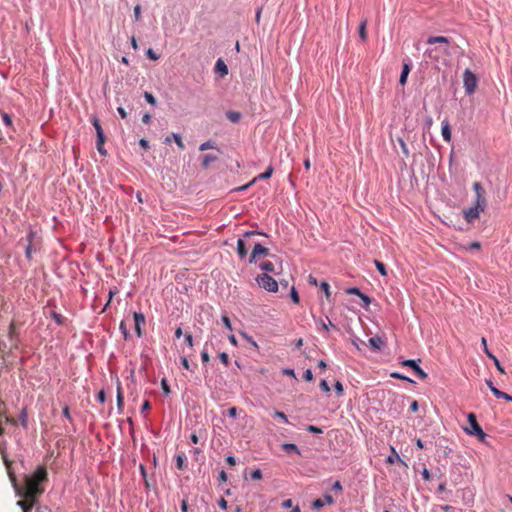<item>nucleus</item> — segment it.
<instances>
[{
  "label": "nucleus",
  "mask_w": 512,
  "mask_h": 512,
  "mask_svg": "<svg viewBox=\"0 0 512 512\" xmlns=\"http://www.w3.org/2000/svg\"><path fill=\"white\" fill-rule=\"evenodd\" d=\"M175 459H176V467H177V469L183 470L185 468V461H186L185 455L184 454H178Z\"/></svg>",
  "instance_id": "25"
},
{
  "label": "nucleus",
  "mask_w": 512,
  "mask_h": 512,
  "mask_svg": "<svg viewBox=\"0 0 512 512\" xmlns=\"http://www.w3.org/2000/svg\"><path fill=\"white\" fill-rule=\"evenodd\" d=\"M319 386H320V388H321L324 392H326V393L330 392V387H329L328 382H327L326 380H322V381L320 382Z\"/></svg>",
  "instance_id": "51"
},
{
  "label": "nucleus",
  "mask_w": 512,
  "mask_h": 512,
  "mask_svg": "<svg viewBox=\"0 0 512 512\" xmlns=\"http://www.w3.org/2000/svg\"><path fill=\"white\" fill-rule=\"evenodd\" d=\"M480 248H481V244L478 241H474V242L470 243L468 246V249H471V250H479Z\"/></svg>",
  "instance_id": "55"
},
{
  "label": "nucleus",
  "mask_w": 512,
  "mask_h": 512,
  "mask_svg": "<svg viewBox=\"0 0 512 512\" xmlns=\"http://www.w3.org/2000/svg\"><path fill=\"white\" fill-rule=\"evenodd\" d=\"M273 174V167L272 166H269L265 172L261 173L257 178L253 179L250 183L244 185V186H241L238 188V190L242 191V190H246L248 187H250L257 179H268L272 176Z\"/></svg>",
  "instance_id": "13"
},
{
  "label": "nucleus",
  "mask_w": 512,
  "mask_h": 512,
  "mask_svg": "<svg viewBox=\"0 0 512 512\" xmlns=\"http://www.w3.org/2000/svg\"><path fill=\"white\" fill-rule=\"evenodd\" d=\"M361 300L364 302L363 304V307L364 308H368V306L370 305L371 303V299L370 297H368L367 295H365L364 293H362V295L360 296Z\"/></svg>",
  "instance_id": "47"
},
{
  "label": "nucleus",
  "mask_w": 512,
  "mask_h": 512,
  "mask_svg": "<svg viewBox=\"0 0 512 512\" xmlns=\"http://www.w3.org/2000/svg\"><path fill=\"white\" fill-rule=\"evenodd\" d=\"M251 478L253 480H260L262 479V472L260 469H255L251 472Z\"/></svg>",
  "instance_id": "45"
},
{
  "label": "nucleus",
  "mask_w": 512,
  "mask_h": 512,
  "mask_svg": "<svg viewBox=\"0 0 512 512\" xmlns=\"http://www.w3.org/2000/svg\"><path fill=\"white\" fill-rule=\"evenodd\" d=\"M171 138H172L173 140H176V144H177V146H178L180 149H184V148H185V145H184V143H183V141H182V138H181V136H180L179 134H177V133H173L171 137H166L165 142H166V143H169V142L171 141Z\"/></svg>",
  "instance_id": "22"
},
{
  "label": "nucleus",
  "mask_w": 512,
  "mask_h": 512,
  "mask_svg": "<svg viewBox=\"0 0 512 512\" xmlns=\"http://www.w3.org/2000/svg\"><path fill=\"white\" fill-rule=\"evenodd\" d=\"M218 505L220 508L222 509H227V501L224 499V498H221L219 501H218Z\"/></svg>",
  "instance_id": "64"
},
{
  "label": "nucleus",
  "mask_w": 512,
  "mask_h": 512,
  "mask_svg": "<svg viewBox=\"0 0 512 512\" xmlns=\"http://www.w3.org/2000/svg\"><path fill=\"white\" fill-rule=\"evenodd\" d=\"M19 420L21 422V425L24 428H27V426H28V414H27V409L26 408L22 409V411L20 413V416H19Z\"/></svg>",
  "instance_id": "26"
},
{
  "label": "nucleus",
  "mask_w": 512,
  "mask_h": 512,
  "mask_svg": "<svg viewBox=\"0 0 512 512\" xmlns=\"http://www.w3.org/2000/svg\"><path fill=\"white\" fill-rule=\"evenodd\" d=\"M8 475L17 495H27L29 498H38L44 493L43 483L48 481L47 469L44 466H38L31 475L24 477L23 486H19L16 475L10 470V462L5 460Z\"/></svg>",
  "instance_id": "1"
},
{
  "label": "nucleus",
  "mask_w": 512,
  "mask_h": 512,
  "mask_svg": "<svg viewBox=\"0 0 512 512\" xmlns=\"http://www.w3.org/2000/svg\"><path fill=\"white\" fill-rule=\"evenodd\" d=\"M146 55L147 57L150 59V60H153V61H156L159 59V55H157L153 49L149 48L146 52Z\"/></svg>",
  "instance_id": "40"
},
{
  "label": "nucleus",
  "mask_w": 512,
  "mask_h": 512,
  "mask_svg": "<svg viewBox=\"0 0 512 512\" xmlns=\"http://www.w3.org/2000/svg\"><path fill=\"white\" fill-rule=\"evenodd\" d=\"M222 322L226 328H228L229 330H232V324L227 315H222Z\"/></svg>",
  "instance_id": "46"
},
{
  "label": "nucleus",
  "mask_w": 512,
  "mask_h": 512,
  "mask_svg": "<svg viewBox=\"0 0 512 512\" xmlns=\"http://www.w3.org/2000/svg\"><path fill=\"white\" fill-rule=\"evenodd\" d=\"M123 404H124V397L122 394L121 385H120V383H118V385H117V406H118L119 410L123 409Z\"/></svg>",
  "instance_id": "24"
},
{
  "label": "nucleus",
  "mask_w": 512,
  "mask_h": 512,
  "mask_svg": "<svg viewBox=\"0 0 512 512\" xmlns=\"http://www.w3.org/2000/svg\"><path fill=\"white\" fill-rule=\"evenodd\" d=\"M441 133H442L443 139L447 143H449L451 141V128H450V124L447 120H444L442 122Z\"/></svg>",
  "instance_id": "16"
},
{
  "label": "nucleus",
  "mask_w": 512,
  "mask_h": 512,
  "mask_svg": "<svg viewBox=\"0 0 512 512\" xmlns=\"http://www.w3.org/2000/svg\"><path fill=\"white\" fill-rule=\"evenodd\" d=\"M117 111L122 119H125L127 117V112L125 111V109L123 107H118Z\"/></svg>",
  "instance_id": "62"
},
{
  "label": "nucleus",
  "mask_w": 512,
  "mask_h": 512,
  "mask_svg": "<svg viewBox=\"0 0 512 512\" xmlns=\"http://www.w3.org/2000/svg\"><path fill=\"white\" fill-rule=\"evenodd\" d=\"M19 496L22 497L23 499L19 500L17 502V505L19 507H21L23 512H29L34 507L36 502L38 501L34 498L27 497V495H19Z\"/></svg>",
  "instance_id": "8"
},
{
  "label": "nucleus",
  "mask_w": 512,
  "mask_h": 512,
  "mask_svg": "<svg viewBox=\"0 0 512 512\" xmlns=\"http://www.w3.org/2000/svg\"><path fill=\"white\" fill-rule=\"evenodd\" d=\"M409 73H410V65L408 63H404L402 72L400 75V79H399V83L402 86H404L406 84Z\"/></svg>",
  "instance_id": "17"
},
{
  "label": "nucleus",
  "mask_w": 512,
  "mask_h": 512,
  "mask_svg": "<svg viewBox=\"0 0 512 512\" xmlns=\"http://www.w3.org/2000/svg\"><path fill=\"white\" fill-rule=\"evenodd\" d=\"M151 409L150 402L148 400H145L141 407V412L144 413L146 411H149Z\"/></svg>",
  "instance_id": "54"
},
{
  "label": "nucleus",
  "mask_w": 512,
  "mask_h": 512,
  "mask_svg": "<svg viewBox=\"0 0 512 512\" xmlns=\"http://www.w3.org/2000/svg\"><path fill=\"white\" fill-rule=\"evenodd\" d=\"M201 360L203 363H207L210 360V356L206 350L202 351L201 353Z\"/></svg>",
  "instance_id": "56"
},
{
  "label": "nucleus",
  "mask_w": 512,
  "mask_h": 512,
  "mask_svg": "<svg viewBox=\"0 0 512 512\" xmlns=\"http://www.w3.org/2000/svg\"><path fill=\"white\" fill-rule=\"evenodd\" d=\"M161 386H162L164 394L168 395L170 393V387H169L168 381L165 378H163L161 380Z\"/></svg>",
  "instance_id": "44"
},
{
  "label": "nucleus",
  "mask_w": 512,
  "mask_h": 512,
  "mask_svg": "<svg viewBox=\"0 0 512 512\" xmlns=\"http://www.w3.org/2000/svg\"><path fill=\"white\" fill-rule=\"evenodd\" d=\"M185 342L187 343V345L189 347H193V337L191 334H186L185 335Z\"/></svg>",
  "instance_id": "58"
},
{
  "label": "nucleus",
  "mask_w": 512,
  "mask_h": 512,
  "mask_svg": "<svg viewBox=\"0 0 512 512\" xmlns=\"http://www.w3.org/2000/svg\"><path fill=\"white\" fill-rule=\"evenodd\" d=\"M227 117L232 122H237L239 120V118H240V114L237 113V112L230 111V112L227 113Z\"/></svg>",
  "instance_id": "41"
},
{
  "label": "nucleus",
  "mask_w": 512,
  "mask_h": 512,
  "mask_svg": "<svg viewBox=\"0 0 512 512\" xmlns=\"http://www.w3.org/2000/svg\"><path fill=\"white\" fill-rule=\"evenodd\" d=\"M237 408L236 407H231L229 410H228V415L232 418H236L237 417Z\"/></svg>",
  "instance_id": "59"
},
{
  "label": "nucleus",
  "mask_w": 512,
  "mask_h": 512,
  "mask_svg": "<svg viewBox=\"0 0 512 512\" xmlns=\"http://www.w3.org/2000/svg\"><path fill=\"white\" fill-rule=\"evenodd\" d=\"M92 124L96 130V134H97V139H99V142H105L106 141V137L104 135V132H103V129L101 127V124H100V121L98 120V118L96 117H93L92 118Z\"/></svg>",
  "instance_id": "15"
},
{
  "label": "nucleus",
  "mask_w": 512,
  "mask_h": 512,
  "mask_svg": "<svg viewBox=\"0 0 512 512\" xmlns=\"http://www.w3.org/2000/svg\"><path fill=\"white\" fill-rule=\"evenodd\" d=\"M320 286H321V289L323 290V292L325 293L326 298L329 299V297H330L329 284L326 281H323Z\"/></svg>",
  "instance_id": "39"
},
{
  "label": "nucleus",
  "mask_w": 512,
  "mask_h": 512,
  "mask_svg": "<svg viewBox=\"0 0 512 512\" xmlns=\"http://www.w3.org/2000/svg\"><path fill=\"white\" fill-rule=\"evenodd\" d=\"M134 322H135V331L138 337H141L142 330L141 326L145 323V317L142 313L135 312L133 314Z\"/></svg>",
  "instance_id": "14"
},
{
  "label": "nucleus",
  "mask_w": 512,
  "mask_h": 512,
  "mask_svg": "<svg viewBox=\"0 0 512 512\" xmlns=\"http://www.w3.org/2000/svg\"><path fill=\"white\" fill-rule=\"evenodd\" d=\"M467 419L469 427L464 428L465 432L469 435L476 436L481 442H484L487 435L477 422L476 415L471 412L468 414Z\"/></svg>",
  "instance_id": "3"
},
{
  "label": "nucleus",
  "mask_w": 512,
  "mask_h": 512,
  "mask_svg": "<svg viewBox=\"0 0 512 512\" xmlns=\"http://www.w3.org/2000/svg\"><path fill=\"white\" fill-rule=\"evenodd\" d=\"M478 79L476 75L469 69L463 73V85L467 95H472L477 88Z\"/></svg>",
  "instance_id": "4"
},
{
  "label": "nucleus",
  "mask_w": 512,
  "mask_h": 512,
  "mask_svg": "<svg viewBox=\"0 0 512 512\" xmlns=\"http://www.w3.org/2000/svg\"><path fill=\"white\" fill-rule=\"evenodd\" d=\"M63 415L64 417H66L69 421H72V417L70 415V410H69V407L67 405L64 406L63 408Z\"/></svg>",
  "instance_id": "57"
},
{
  "label": "nucleus",
  "mask_w": 512,
  "mask_h": 512,
  "mask_svg": "<svg viewBox=\"0 0 512 512\" xmlns=\"http://www.w3.org/2000/svg\"><path fill=\"white\" fill-rule=\"evenodd\" d=\"M290 295H291V299L294 303L298 304L300 302L298 292L296 291V289L294 287H292Z\"/></svg>",
  "instance_id": "43"
},
{
  "label": "nucleus",
  "mask_w": 512,
  "mask_h": 512,
  "mask_svg": "<svg viewBox=\"0 0 512 512\" xmlns=\"http://www.w3.org/2000/svg\"><path fill=\"white\" fill-rule=\"evenodd\" d=\"M359 37L365 42L367 40V19H363L359 25Z\"/></svg>",
  "instance_id": "20"
},
{
  "label": "nucleus",
  "mask_w": 512,
  "mask_h": 512,
  "mask_svg": "<svg viewBox=\"0 0 512 512\" xmlns=\"http://www.w3.org/2000/svg\"><path fill=\"white\" fill-rule=\"evenodd\" d=\"M261 269L266 271V272H274L275 271V267H274V264L270 261H266V262H263L261 265H260Z\"/></svg>",
  "instance_id": "29"
},
{
  "label": "nucleus",
  "mask_w": 512,
  "mask_h": 512,
  "mask_svg": "<svg viewBox=\"0 0 512 512\" xmlns=\"http://www.w3.org/2000/svg\"><path fill=\"white\" fill-rule=\"evenodd\" d=\"M402 365L412 368L416 375L422 380H425L428 377L427 373L415 362V360H405L402 362Z\"/></svg>",
  "instance_id": "7"
},
{
  "label": "nucleus",
  "mask_w": 512,
  "mask_h": 512,
  "mask_svg": "<svg viewBox=\"0 0 512 512\" xmlns=\"http://www.w3.org/2000/svg\"><path fill=\"white\" fill-rule=\"evenodd\" d=\"M219 358H220V361L224 364V365H228L229 364V357H228V354L225 353V352H222L219 354Z\"/></svg>",
  "instance_id": "48"
},
{
  "label": "nucleus",
  "mask_w": 512,
  "mask_h": 512,
  "mask_svg": "<svg viewBox=\"0 0 512 512\" xmlns=\"http://www.w3.org/2000/svg\"><path fill=\"white\" fill-rule=\"evenodd\" d=\"M134 17H135L136 21L140 20V17H141V7H140V5H136L134 7Z\"/></svg>",
  "instance_id": "50"
},
{
  "label": "nucleus",
  "mask_w": 512,
  "mask_h": 512,
  "mask_svg": "<svg viewBox=\"0 0 512 512\" xmlns=\"http://www.w3.org/2000/svg\"><path fill=\"white\" fill-rule=\"evenodd\" d=\"M1 116H2V120L4 122V124L8 127H11L12 126V118L10 115H8L7 113L5 112H2L1 113Z\"/></svg>",
  "instance_id": "32"
},
{
  "label": "nucleus",
  "mask_w": 512,
  "mask_h": 512,
  "mask_svg": "<svg viewBox=\"0 0 512 512\" xmlns=\"http://www.w3.org/2000/svg\"><path fill=\"white\" fill-rule=\"evenodd\" d=\"M268 253H269V250L267 248H265L261 244L257 243L253 247L252 253L249 258V262L254 263V262H256V258L258 256H266V255H268Z\"/></svg>",
  "instance_id": "10"
},
{
  "label": "nucleus",
  "mask_w": 512,
  "mask_h": 512,
  "mask_svg": "<svg viewBox=\"0 0 512 512\" xmlns=\"http://www.w3.org/2000/svg\"><path fill=\"white\" fill-rule=\"evenodd\" d=\"M217 160V156L215 155H212V154H206L203 156L202 158V166L204 168H208L209 165L212 163V162H215Z\"/></svg>",
  "instance_id": "23"
},
{
  "label": "nucleus",
  "mask_w": 512,
  "mask_h": 512,
  "mask_svg": "<svg viewBox=\"0 0 512 512\" xmlns=\"http://www.w3.org/2000/svg\"><path fill=\"white\" fill-rule=\"evenodd\" d=\"M427 44L432 46L426 50L427 57L434 62L446 61L451 56L450 40L444 36H431Z\"/></svg>",
  "instance_id": "2"
},
{
  "label": "nucleus",
  "mask_w": 512,
  "mask_h": 512,
  "mask_svg": "<svg viewBox=\"0 0 512 512\" xmlns=\"http://www.w3.org/2000/svg\"><path fill=\"white\" fill-rule=\"evenodd\" d=\"M215 148V144L214 142L212 141H206L204 143H202L199 147V150L200 151H205V150H208V149H214Z\"/></svg>",
  "instance_id": "31"
},
{
  "label": "nucleus",
  "mask_w": 512,
  "mask_h": 512,
  "mask_svg": "<svg viewBox=\"0 0 512 512\" xmlns=\"http://www.w3.org/2000/svg\"><path fill=\"white\" fill-rule=\"evenodd\" d=\"M256 281L261 288L268 292H276L278 290L277 281L266 273L258 275Z\"/></svg>",
  "instance_id": "5"
},
{
  "label": "nucleus",
  "mask_w": 512,
  "mask_h": 512,
  "mask_svg": "<svg viewBox=\"0 0 512 512\" xmlns=\"http://www.w3.org/2000/svg\"><path fill=\"white\" fill-rule=\"evenodd\" d=\"M334 388H335V391L338 394V396H342L343 395L344 388H343V385H342V383L340 381H336V383L334 384Z\"/></svg>",
  "instance_id": "37"
},
{
  "label": "nucleus",
  "mask_w": 512,
  "mask_h": 512,
  "mask_svg": "<svg viewBox=\"0 0 512 512\" xmlns=\"http://www.w3.org/2000/svg\"><path fill=\"white\" fill-rule=\"evenodd\" d=\"M374 263H375L377 270L380 272V274L383 276H386L387 271H386V267H385L384 263H382L379 260H375Z\"/></svg>",
  "instance_id": "30"
},
{
  "label": "nucleus",
  "mask_w": 512,
  "mask_h": 512,
  "mask_svg": "<svg viewBox=\"0 0 512 512\" xmlns=\"http://www.w3.org/2000/svg\"><path fill=\"white\" fill-rule=\"evenodd\" d=\"M486 384L487 386L489 387V389L491 390V392L494 394V396L498 399H505L506 401H511L512 402V396L505 393V392H502L500 391L498 388H496L492 381L491 380H486Z\"/></svg>",
  "instance_id": "11"
},
{
  "label": "nucleus",
  "mask_w": 512,
  "mask_h": 512,
  "mask_svg": "<svg viewBox=\"0 0 512 512\" xmlns=\"http://www.w3.org/2000/svg\"><path fill=\"white\" fill-rule=\"evenodd\" d=\"M346 293L350 294V295H357L358 297H360L362 295V292L357 287L348 288L346 290Z\"/></svg>",
  "instance_id": "42"
},
{
  "label": "nucleus",
  "mask_w": 512,
  "mask_h": 512,
  "mask_svg": "<svg viewBox=\"0 0 512 512\" xmlns=\"http://www.w3.org/2000/svg\"><path fill=\"white\" fill-rule=\"evenodd\" d=\"M369 344L374 350H380L384 346V341L381 337L375 336L369 339Z\"/></svg>",
  "instance_id": "18"
},
{
  "label": "nucleus",
  "mask_w": 512,
  "mask_h": 512,
  "mask_svg": "<svg viewBox=\"0 0 512 512\" xmlns=\"http://www.w3.org/2000/svg\"><path fill=\"white\" fill-rule=\"evenodd\" d=\"M303 378L306 380V381H312L313 380V374H312V371L310 369H307L304 374H303Z\"/></svg>",
  "instance_id": "53"
},
{
  "label": "nucleus",
  "mask_w": 512,
  "mask_h": 512,
  "mask_svg": "<svg viewBox=\"0 0 512 512\" xmlns=\"http://www.w3.org/2000/svg\"><path fill=\"white\" fill-rule=\"evenodd\" d=\"M473 189L475 192V202L487 205L486 197H485V190L482 187L481 183L474 182Z\"/></svg>",
  "instance_id": "9"
},
{
  "label": "nucleus",
  "mask_w": 512,
  "mask_h": 512,
  "mask_svg": "<svg viewBox=\"0 0 512 512\" xmlns=\"http://www.w3.org/2000/svg\"><path fill=\"white\" fill-rule=\"evenodd\" d=\"M486 208L485 204L474 202V206L464 210V218L468 223L474 222L479 218L480 213L484 212Z\"/></svg>",
  "instance_id": "6"
},
{
  "label": "nucleus",
  "mask_w": 512,
  "mask_h": 512,
  "mask_svg": "<svg viewBox=\"0 0 512 512\" xmlns=\"http://www.w3.org/2000/svg\"><path fill=\"white\" fill-rule=\"evenodd\" d=\"M4 422L13 426L17 425V420L13 417L4 415Z\"/></svg>",
  "instance_id": "49"
},
{
  "label": "nucleus",
  "mask_w": 512,
  "mask_h": 512,
  "mask_svg": "<svg viewBox=\"0 0 512 512\" xmlns=\"http://www.w3.org/2000/svg\"><path fill=\"white\" fill-rule=\"evenodd\" d=\"M216 69H217V71L221 72L222 75H226L228 73L227 66L221 59H219L216 62Z\"/></svg>",
  "instance_id": "27"
},
{
  "label": "nucleus",
  "mask_w": 512,
  "mask_h": 512,
  "mask_svg": "<svg viewBox=\"0 0 512 512\" xmlns=\"http://www.w3.org/2000/svg\"><path fill=\"white\" fill-rule=\"evenodd\" d=\"M334 502V499L331 495L329 494H325L322 498H318L316 499L313 503H312V507L316 510L322 508L323 506H325L326 504H332Z\"/></svg>",
  "instance_id": "12"
},
{
  "label": "nucleus",
  "mask_w": 512,
  "mask_h": 512,
  "mask_svg": "<svg viewBox=\"0 0 512 512\" xmlns=\"http://www.w3.org/2000/svg\"><path fill=\"white\" fill-rule=\"evenodd\" d=\"M237 253L241 259L247 255V248L243 239H238L237 241Z\"/></svg>",
  "instance_id": "19"
},
{
  "label": "nucleus",
  "mask_w": 512,
  "mask_h": 512,
  "mask_svg": "<svg viewBox=\"0 0 512 512\" xmlns=\"http://www.w3.org/2000/svg\"><path fill=\"white\" fill-rule=\"evenodd\" d=\"M273 416L278 419H281L284 423H288L287 416L285 415V413H283L281 411H274Z\"/></svg>",
  "instance_id": "36"
},
{
  "label": "nucleus",
  "mask_w": 512,
  "mask_h": 512,
  "mask_svg": "<svg viewBox=\"0 0 512 512\" xmlns=\"http://www.w3.org/2000/svg\"><path fill=\"white\" fill-rule=\"evenodd\" d=\"M144 98L146 99V101L151 104V105H156V98L149 92H145L144 93Z\"/></svg>",
  "instance_id": "35"
},
{
  "label": "nucleus",
  "mask_w": 512,
  "mask_h": 512,
  "mask_svg": "<svg viewBox=\"0 0 512 512\" xmlns=\"http://www.w3.org/2000/svg\"><path fill=\"white\" fill-rule=\"evenodd\" d=\"M391 377L392 378H396V379H402V380H406V381L412 382L411 379H409L408 377L403 376V375H401L400 373H397V372L391 373Z\"/></svg>",
  "instance_id": "52"
},
{
  "label": "nucleus",
  "mask_w": 512,
  "mask_h": 512,
  "mask_svg": "<svg viewBox=\"0 0 512 512\" xmlns=\"http://www.w3.org/2000/svg\"><path fill=\"white\" fill-rule=\"evenodd\" d=\"M282 506L284 508H291L293 506V501L291 499H286L282 502Z\"/></svg>",
  "instance_id": "60"
},
{
  "label": "nucleus",
  "mask_w": 512,
  "mask_h": 512,
  "mask_svg": "<svg viewBox=\"0 0 512 512\" xmlns=\"http://www.w3.org/2000/svg\"><path fill=\"white\" fill-rule=\"evenodd\" d=\"M306 430L308 432L314 433V434H321L323 432L321 428L314 426V425H308Z\"/></svg>",
  "instance_id": "38"
},
{
  "label": "nucleus",
  "mask_w": 512,
  "mask_h": 512,
  "mask_svg": "<svg viewBox=\"0 0 512 512\" xmlns=\"http://www.w3.org/2000/svg\"><path fill=\"white\" fill-rule=\"evenodd\" d=\"M392 451H393V455H391L387 458V463L394 464L396 461H401L399 455L396 454V452L393 448H392Z\"/></svg>",
  "instance_id": "34"
},
{
  "label": "nucleus",
  "mask_w": 512,
  "mask_h": 512,
  "mask_svg": "<svg viewBox=\"0 0 512 512\" xmlns=\"http://www.w3.org/2000/svg\"><path fill=\"white\" fill-rule=\"evenodd\" d=\"M486 355L493 360L497 370L501 373V374H505V370L504 368L502 367L501 363L499 362V360L497 359V357L492 353L490 352V350H486Z\"/></svg>",
  "instance_id": "21"
},
{
  "label": "nucleus",
  "mask_w": 512,
  "mask_h": 512,
  "mask_svg": "<svg viewBox=\"0 0 512 512\" xmlns=\"http://www.w3.org/2000/svg\"><path fill=\"white\" fill-rule=\"evenodd\" d=\"M282 448L285 451H287V452L293 451V452H295L297 454H300V451H299L298 447L295 444H293V443H284L282 445Z\"/></svg>",
  "instance_id": "28"
},
{
  "label": "nucleus",
  "mask_w": 512,
  "mask_h": 512,
  "mask_svg": "<svg viewBox=\"0 0 512 512\" xmlns=\"http://www.w3.org/2000/svg\"><path fill=\"white\" fill-rule=\"evenodd\" d=\"M104 144L105 142H99V139H97L96 141V147H97V150L98 152L102 155V156H106L107 155V151L104 149Z\"/></svg>",
  "instance_id": "33"
},
{
  "label": "nucleus",
  "mask_w": 512,
  "mask_h": 512,
  "mask_svg": "<svg viewBox=\"0 0 512 512\" xmlns=\"http://www.w3.org/2000/svg\"><path fill=\"white\" fill-rule=\"evenodd\" d=\"M352 343L358 350H361L360 345H365V343L359 339L353 340Z\"/></svg>",
  "instance_id": "63"
},
{
  "label": "nucleus",
  "mask_w": 512,
  "mask_h": 512,
  "mask_svg": "<svg viewBox=\"0 0 512 512\" xmlns=\"http://www.w3.org/2000/svg\"><path fill=\"white\" fill-rule=\"evenodd\" d=\"M181 363H182V365H183V367H184L185 369H187V370H189V369H190V364H189V362H188L187 357H185V356H184V357H182V358H181Z\"/></svg>",
  "instance_id": "61"
}]
</instances>
